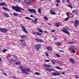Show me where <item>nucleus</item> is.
Returning a JSON list of instances; mask_svg holds the SVG:
<instances>
[{
	"label": "nucleus",
	"mask_w": 79,
	"mask_h": 79,
	"mask_svg": "<svg viewBox=\"0 0 79 79\" xmlns=\"http://www.w3.org/2000/svg\"><path fill=\"white\" fill-rule=\"evenodd\" d=\"M12 8L13 10H15V11L17 12H21V13L24 12V9H21L20 7L18 6H12Z\"/></svg>",
	"instance_id": "1"
},
{
	"label": "nucleus",
	"mask_w": 79,
	"mask_h": 79,
	"mask_svg": "<svg viewBox=\"0 0 79 79\" xmlns=\"http://www.w3.org/2000/svg\"><path fill=\"white\" fill-rule=\"evenodd\" d=\"M19 68H20V69H21V71H22V73L27 74H29L28 73L26 72H29L30 71V69H29L25 68L24 69L23 67L22 66H20Z\"/></svg>",
	"instance_id": "2"
},
{
	"label": "nucleus",
	"mask_w": 79,
	"mask_h": 79,
	"mask_svg": "<svg viewBox=\"0 0 79 79\" xmlns=\"http://www.w3.org/2000/svg\"><path fill=\"white\" fill-rule=\"evenodd\" d=\"M41 47V46H40V44H38L35 46V48L37 50V51L39 52V49H40V48Z\"/></svg>",
	"instance_id": "3"
},
{
	"label": "nucleus",
	"mask_w": 79,
	"mask_h": 79,
	"mask_svg": "<svg viewBox=\"0 0 79 79\" xmlns=\"http://www.w3.org/2000/svg\"><path fill=\"white\" fill-rule=\"evenodd\" d=\"M8 31V30L6 28H0V32H6Z\"/></svg>",
	"instance_id": "4"
},
{
	"label": "nucleus",
	"mask_w": 79,
	"mask_h": 79,
	"mask_svg": "<svg viewBox=\"0 0 79 79\" xmlns=\"http://www.w3.org/2000/svg\"><path fill=\"white\" fill-rule=\"evenodd\" d=\"M52 75L54 76H59L60 74L59 73H51Z\"/></svg>",
	"instance_id": "5"
},
{
	"label": "nucleus",
	"mask_w": 79,
	"mask_h": 79,
	"mask_svg": "<svg viewBox=\"0 0 79 79\" xmlns=\"http://www.w3.org/2000/svg\"><path fill=\"white\" fill-rule=\"evenodd\" d=\"M63 32H64V33H66L67 34H69V32L68 31V30L66 29H64L62 30Z\"/></svg>",
	"instance_id": "6"
},
{
	"label": "nucleus",
	"mask_w": 79,
	"mask_h": 79,
	"mask_svg": "<svg viewBox=\"0 0 79 79\" xmlns=\"http://www.w3.org/2000/svg\"><path fill=\"white\" fill-rule=\"evenodd\" d=\"M21 27L23 31L24 32H25L26 34H27V30H26V29L25 27Z\"/></svg>",
	"instance_id": "7"
},
{
	"label": "nucleus",
	"mask_w": 79,
	"mask_h": 79,
	"mask_svg": "<svg viewBox=\"0 0 79 79\" xmlns=\"http://www.w3.org/2000/svg\"><path fill=\"white\" fill-rule=\"evenodd\" d=\"M28 11L29 12H33V13H36V11L35 9H28Z\"/></svg>",
	"instance_id": "8"
},
{
	"label": "nucleus",
	"mask_w": 79,
	"mask_h": 79,
	"mask_svg": "<svg viewBox=\"0 0 79 79\" xmlns=\"http://www.w3.org/2000/svg\"><path fill=\"white\" fill-rule=\"evenodd\" d=\"M72 13H74V14H77V13H79V10H78L76 9L73 10L72 11Z\"/></svg>",
	"instance_id": "9"
},
{
	"label": "nucleus",
	"mask_w": 79,
	"mask_h": 79,
	"mask_svg": "<svg viewBox=\"0 0 79 79\" xmlns=\"http://www.w3.org/2000/svg\"><path fill=\"white\" fill-rule=\"evenodd\" d=\"M79 21L78 20H76L75 22L74 26L75 27H77V26L79 25Z\"/></svg>",
	"instance_id": "10"
},
{
	"label": "nucleus",
	"mask_w": 79,
	"mask_h": 79,
	"mask_svg": "<svg viewBox=\"0 0 79 79\" xmlns=\"http://www.w3.org/2000/svg\"><path fill=\"white\" fill-rule=\"evenodd\" d=\"M0 5H1L2 6H6V4L5 2H1L0 3Z\"/></svg>",
	"instance_id": "11"
},
{
	"label": "nucleus",
	"mask_w": 79,
	"mask_h": 79,
	"mask_svg": "<svg viewBox=\"0 0 79 79\" xmlns=\"http://www.w3.org/2000/svg\"><path fill=\"white\" fill-rule=\"evenodd\" d=\"M46 49L48 50H50V51H52V48L50 47H47L46 48Z\"/></svg>",
	"instance_id": "12"
},
{
	"label": "nucleus",
	"mask_w": 79,
	"mask_h": 79,
	"mask_svg": "<svg viewBox=\"0 0 79 79\" xmlns=\"http://www.w3.org/2000/svg\"><path fill=\"white\" fill-rule=\"evenodd\" d=\"M35 40L36 41H37L39 42H43V41H42V40L39 39L38 38H36Z\"/></svg>",
	"instance_id": "13"
},
{
	"label": "nucleus",
	"mask_w": 79,
	"mask_h": 79,
	"mask_svg": "<svg viewBox=\"0 0 79 79\" xmlns=\"http://www.w3.org/2000/svg\"><path fill=\"white\" fill-rule=\"evenodd\" d=\"M25 2L27 4H29L31 3V1L30 0H25Z\"/></svg>",
	"instance_id": "14"
},
{
	"label": "nucleus",
	"mask_w": 79,
	"mask_h": 79,
	"mask_svg": "<svg viewBox=\"0 0 79 79\" xmlns=\"http://www.w3.org/2000/svg\"><path fill=\"white\" fill-rule=\"evenodd\" d=\"M50 12L51 13V15H56V13L55 12H53V10H50Z\"/></svg>",
	"instance_id": "15"
},
{
	"label": "nucleus",
	"mask_w": 79,
	"mask_h": 79,
	"mask_svg": "<svg viewBox=\"0 0 79 79\" xmlns=\"http://www.w3.org/2000/svg\"><path fill=\"white\" fill-rule=\"evenodd\" d=\"M2 9L4 10H5V11H9V9L6 7H4L2 8Z\"/></svg>",
	"instance_id": "16"
},
{
	"label": "nucleus",
	"mask_w": 79,
	"mask_h": 79,
	"mask_svg": "<svg viewBox=\"0 0 79 79\" xmlns=\"http://www.w3.org/2000/svg\"><path fill=\"white\" fill-rule=\"evenodd\" d=\"M44 66L46 68H50V67H52V65L49 64H44Z\"/></svg>",
	"instance_id": "17"
},
{
	"label": "nucleus",
	"mask_w": 79,
	"mask_h": 79,
	"mask_svg": "<svg viewBox=\"0 0 79 79\" xmlns=\"http://www.w3.org/2000/svg\"><path fill=\"white\" fill-rule=\"evenodd\" d=\"M60 23H55V25L57 27H60Z\"/></svg>",
	"instance_id": "18"
},
{
	"label": "nucleus",
	"mask_w": 79,
	"mask_h": 79,
	"mask_svg": "<svg viewBox=\"0 0 79 79\" xmlns=\"http://www.w3.org/2000/svg\"><path fill=\"white\" fill-rule=\"evenodd\" d=\"M70 62L72 63L73 64H74L75 63V61H74L73 59H70Z\"/></svg>",
	"instance_id": "19"
},
{
	"label": "nucleus",
	"mask_w": 79,
	"mask_h": 79,
	"mask_svg": "<svg viewBox=\"0 0 79 79\" xmlns=\"http://www.w3.org/2000/svg\"><path fill=\"white\" fill-rule=\"evenodd\" d=\"M13 60H14L15 61H18V58L16 57H14L13 58Z\"/></svg>",
	"instance_id": "20"
},
{
	"label": "nucleus",
	"mask_w": 79,
	"mask_h": 79,
	"mask_svg": "<svg viewBox=\"0 0 79 79\" xmlns=\"http://www.w3.org/2000/svg\"><path fill=\"white\" fill-rule=\"evenodd\" d=\"M45 70H47V71H49L50 72H51V71H53V69H49L48 68H45Z\"/></svg>",
	"instance_id": "21"
},
{
	"label": "nucleus",
	"mask_w": 79,
	"mask_h": 79,
	"mask_svg": "<svg viewBox=\"0 0 79 79\" xmlns=\"http://www.w3.org/2000/svg\"><path fill=\"white\" fill-rule=\"evenodd\" d=\"M38 31H39V32H41V33H43V31H42V29H40V28H38Z\"/></svg>",
	"instance_id": "22"
},
{
	"label": "nucleus",
	"mask_w": 79,
	"mask_h": 79,
	"mask_svg": "<svg viewBox=\"0 0 79 79\" xmlns=\"http://www.w3.org/2000/svg\"><path fill=\"white\" fill-rule=\"evenodd\" d=\"M69 50H76V48H75L74 47H71Z\"/></svg>",
	"instance_id": "23"
},
{
	"label": "nucleus",
	"mask_w": 79,
	"mask_h": 79,
	"mask_svg": "<svg viewBox=\"0 0 79 79\" xmlns=\"http://www.w3.org/2000/svg\"><path fill=\"white\" fill-rule=\"evenodd\" d=\"M37 20H38V18H35V19L34 21V23H35V24H36L37 23Z\"/></svg>",
	"instance_id": "24"
},
{
	"label": "nucleus",
	"mask_w": 79,
	"mask_h": 79,
	"mask_svg": "<svg viewBox=\"0 0 79 79\" xmlns=\"http://www.w3.org/2000/svg\"><path fill=\"white\" fill-rule=\"evenodd\" d=\"M36 34L37 35H42V34L38 32H36Z\"/></svg>",
	"instance_id": "25"
},
{
	"label": "nucleus",
	"mask_w": 79,
	"mask_h": 79,
	"mask_svg": "<svg viewBox=\"0 0 79 79\" xmlns=\"http://www.w3.org/2000/svg\"><path fill=\"white\" fill-rule=\"evenodd\" d=\"M4 15H5V16L7 18H9V15L6 13H5L4 14Z\"/></svg>",
	"instance_id": "26"
},
{
	"label": "nucleus",
	"mask_w": 79,
	"mask_h": 79,
	"mask_svg": "<svg viewBox=\"0 0 79 79\" xmlns=\"http://www.w3.org/2000/svg\"><path fill=\"white\" fill-rule=\"evenodd\" d=\"M56 45H57V47H59V46H60V45H61V44L60 43H56Z\"/></svg>",
	"instance_id": "27"
},
{
	"label": "nucleus",
	"mask_w": 79,
	"mask_h": 79,
	"mask_svg": "<svg viewBox=\"0 0 79 79\" xmlns=\"http://www.w3.org/2000/svg\"><path fill=\"white\" fill-rule=\"evenodd\" d=\"M44 20H45V21H47L48 19V18H47V17L46 16H45L44 17Z\"/></svg>",
	"instance_id": "28"
},
{
	"label": "nucleus",
	"mask_w": 79,
	"mask_h": 79,
	"mask_svg": "<svg viewBox=\"0 0 79 79\" xmlns=\"http://www.w3.org/2000/svg\"><path fill=\"white\" fill-rule=\"evenodd\" d=\"M66 5L67 6H68L70 8H73V7H72V6H71V5H68V4H67Z\"/></svg>",
	"instance_id": "29"
},
{
	"label": "nucleus",
	"mask_w": 79,
	"mask_h": 79,
	"mask_svg": "<svg viewBox=\"0 0 79 79\" xmlns=\"http://www.w3.org/2000/svg\"><path fill=\"white\" fill-rule=\"evenodd\" d=\"M65 0H63L62 1L63 3H64ZM67 2H68V3H70V1H69V0H67Z\"/></svg>",
	"instance_id": "30"
},
{
	"label": "nucleus",
	"mask_w": 79,
	"mask_h": 79,
	"mask_svg": "<svg viewBox=\"0 0 79 79\" xmlns=\"http://www.w3.org/2000/svg\"><path fill=\"white\" fill-rule=\"evenodd\" d=\"M38 12H39V13L40 14L41 13V9H40V8H39L38 10Z\"/></svg>",
	"instance_id": "31"
},
{
	"label": "nucleus",
	"mask_w": 79,
	"mask_h": 79,
	"mask_svg": "<svg viewBox=\"0 0 79 79\" xmlns=\"http://www.w3.org/2000/svg\"><path fill=\"white\" fill-rule=\"evenodd\" d=\"M13 15L15 16H18V14L16 13H14L13 14Z\"/></svg>",
	"instance_id": "32"
},
{
	"label": "nucleus",
	"mask_w": 79,
	"mask_h": 79,
	"mask_svg": "<svg viewBox=\"0 0 79 79\" xmlns=\"http://www.w3.org/2000/svg\"><path fill=\"white\" fill-rule=\"evenodd\" d=\"M52 62L53 64H55V63H56V62L54 60H52Z\"/></svg>",
	"instance_id": "33"
},
{
	"label": "nucleus",
	"mask_w": 79,
	"mask_h": 79,
	"mask_svg": "<svg viewBox=\"0 0 79 79\" xmlns=\"http://www.w3.org/2000/svg\"><path fill=\"white\" fill-rule=\"evenodd\" d=\"M68 44H74V42H69Z\"/></svg>",
	"instance_id": "34"
},
{
	"label": "nucleus",
	"mask_w": 79,
	"mask_h": 79,
	"mask_svg": "<svg viewBox=\"0 0 79 79\" xmlns=\"http://www.w3.org/2000/svg\"><path fill=\"white\" fill-rule=\"evenodd\" d=\"M55 68H56L57 69H60V70H61V68L59 67H55Z\"/></svg>",
	"instance_id": "35"
},
{
	"label": "nucleus",
	"mask_w": 79,
	"mask_h": 79,
	"mask_svg": "<svg viewBox=\"0 0 79 79\" xmlns=\"http://www.w3.org/2000/svg\"><path fill=\"white\" fill-rule=\"evenodd\" d=\"M22 45L25 46V45H27V43H26L25 42H24V43L22 44Z\"/></svg>",
	"instance_id": "36"
},
{
	"label": "nucleus",
	"mask_w": 79,
	"mask_h": 79,
	"mask_svg": "<svg viewBox=\"0 0 79 79\" xmlns=\"http://www.w3.org/2000/svg\"><path fill=\"white\" fill-rule=\"evenodd\" d=\"M69 19V17H67V18H66V19H65V20H64V21H68V19Z\"/></svg>",
	"instance_id": "37"
},
{
	"label": "nucleus",
	"mask_w": 79,
	"mask_h": 79,
	"mask_svg": "<svg viewBox=\"0 0 79 79\" xmlns=\"http://www.w3.org/2000/svg\"><path fill=\"white\" fill-rule=\"evenodd\" d=\"M19 41H20V42H21V43H23V42H24V40H19Z\"/></svg>",
	"instance_id": "38"
},
{
	"label": "nucleus",
	"mask_w": 79,
	"mask_h": 79,
	"mask_svg": "<svg viewBox=\"0 0 79 79\" xmlns=\"http://www.w3.org/2000/svg\"><path fill=\"white\" fill-rule=\"evenodd\" d=\"M21 38L22 39H24V38H25L26 37V36L25 35H23L21 37Z\"/></svg>",
	"instance_id": "39"
},
{
	"label": "nucleus",
	"mask_w": 79,
	"mask_h": 79,
	"mask_svg": "<svg viewBox=\"0 0 79 79\" xmlns=\"http://www.w3.org/2000/svg\"><path fill=\"white\" fill-rule=\"evenodd\" d=\"M26 19H29V20H32V19H31L30 18H29L27 17H25Z\"/></svg>",
	"instance_id": "40"
},
{
	"label": "nucleus",
	"mask_w": 79,
	"mask_h": 79,
	"mask_svg": "<svg viewBox=\"0 0 79 79\" xmlns=\"http://www.w3.org/2000/svg\"><path fill=\"white\" fill-rule=\"evenodd\" d=\"M35 74H36V75H40V73L38 72H36L34 73Z\"/></svg>",
	"instance_id": "41"
},
{
	"label": "nucleus",
	"mask_w": 79,
	"mask_h": 79,
	"mask_svg": "<svg viewBox=\"0 0 79 79\" xmlns=\"http://www.w3.org/2000/svg\"><path fill=\"white\" fill-rule=\"evenodd\" d=\"M6 51H8V50L5 49L4 50H2V52H6Z\"/></svg>",
	"instance_id": "42"
},
{
	"label": "nucleus",
	"mask_w": 79,
	"mask_h": 79,
	"mask_svg": "<svg viewBox=\"0 0 79 79\" xmlns=\"http://www.w3.org/2000/svg\"><path fill=\"white\" fill-rule=\"evenodd\" d=\"M15 64H17V65H19V64H20V63L18 62H17L15 63Z\"/></svg>",
	"instance_id": "43"
},
{
	"label": "nucleus",
	"mask_w": 79,
	"mask_h": 79,
	"mask_svg": "<svg viewBox=\"0 0 79 79\" xmlns=\"http://www.w3.org/2000/svg\"><path fill=\"white\" fill-rule=\"evenodd\" d=\"M56 56H57V57H60V56L58 54H56Z\"/></svg>",
	"instance_id": "44"
},
{
	"label": "nucleus",
	"mask_w": 79,
	"mask_h": 79,
	"mask_svg": "<svg viewBox=\"0 0 79 79\" xmlns=\"http://www.w3.org/2000/svg\"><path fill=\"white\" fill-rule=\"evenodd\" d=\"M13 61V59H11L10 60L9 62L10 63L11 62H12V61Z\"/></svg>",
	"instance_id": "45"
},
{
	"label": "nucleus",
	"mask_w": 79,
	"mask_h": 79,
	"mask_svg": "<svg viewBox=\"0 0 79 79\" xmlns=\"http://www.w3.org/2000/svg\"><path fill=\"white\" fill-rule=\"evenodd\" d=\"M56 2H57V3H60V2H61L60 1V0H57L56 1Z\"/></svg>",
	"instance_id": "46"
},
{
	"label": "nucleus",
	"mask_w": 79,
	"mask_h": 79,
	"mask_svg": "<svg viewBox=\"0 0 79 79\" xmlns=\"http://www.w3.org/2000/svg\"><path fill=\"white\" fill-rule=\"evenodd\" d=\"M51 31L52 32H55V30H52Z\"/></svg>",
	"instance_id": "47"
},
{
	"label": "nucleus",
	"mask_w": 79,
	"mask_h": 79,
	"mask_svg": "<svg viewBox=\"0 0 79 79\" xmlns=\"http://www.w3.org/2000/svg\"><path fill=\"white\" fill-rule=\"evenodd\" d=\"M45 53L46 54L47 56H49L48 55V53H47V52H45Z\"/></svg>",
	"instance_id": "48"
},
{
	"label": "nucleus",
	"mask_w": 79,
	"mask_h": 79,
	"mask_svg": "<svg viewBox=\"0 0 79 79\" xmlns=\"http://www.w3.org/2000/svg\"><path fill=\"white\" fill-rule=\"evenodd\" d=\"M72 53H75V52H76V51H75V50H73L72 51Z\"/></svg>",
	"instance_id": "49"
},
{
	"label": "nucleus",
	"mask_w": 79,
	"mask_h": 79,
	"mask_svg": "<svg viewBox=\"0 0 79 79\" xmlns=\"http://www.w3.org/2000/svg\"><path fill=\"white\" fill-rule=\"evenodd\" d=\"M45 61H47V62H49L50 61V60H45Z\"/></svg>",
	"instance_id": "50"
},
{
	"label": "nucleus",
	"mask_w": 79,
	"mask_h": 79,
	"mask_svg": "<svg viewBox=\"0 0 79 79\" xmlns=\"http://www.w3.org/2000/svg\"><path fill=\"white\" fill-rule=\"evenodd\" d=\"M76 77L77 79H78V78H79V77H77V75H76Z\"/></svg>",
	"instance_id": "51"
},
{
	"label": "nucleus",
	"mask_w": 79,
	"mask_h": 79,
	"mask_svg": "<svg viewBox=\"0 0 79 79\" xmlns=\"http://www.w3.org/2000/svg\"><path fill=\"white\" fill-rule=\"evenodd\" d=\"M32 33H33V35L36 34V32H32Z\"/></svg>",
	"instance_id": "52"
},
{
	"label": "nucleus",
	"mask_w": 79,
	"mask_h": 79,
	"mask_svg": "<svg viewBox=\"0 0 79 79\" xmlns=\"http://www.w3.org/2000/svg\"><path fill=\"white\" fill-rule=\"evenodd\" d=\"M12 77V78H14V79H16V78L15 77Z\"/></svg>",
	"instance_id": "53"
},
{
	"label": "nucleus",
	"mask_w": 79,
	"mask_h": 79,
	"mask_svg": "<svg viewBox=\"0 0 79 79\" xmlns=\"http://www.w3.org/2000/svg\"><path fill=\"white\" fill-rule=\"evenodd\" d=\"M59 52H64V51L63 50H59Z\"/></svg>",
	"instance_id": "54"
},
{
	"label": "nucleus",
	"mask_w": 79,
	"mask_h": 79,
	"mask_svg": "<svg viewBox=\"0 0 79 79\" xmlns=\"http://www.w3.org/2000/svg\"><path fill=\"white\" fill-rule=\"evenodd\" d=\"M21 0H18V2H19V3L21 2Z\"/></svg>",
	"instance_id": "55"
},
{
	"label": "nucleus",
	"mask_w": 79,
	"mask_h": 79,
	"mask_svg": "<svg viewBox=\"0 0 79 79\" xmlns=\"http://www.w3.org/2000/svg\"><path fill=\"white\" fill-rule=\"evenodd\" d=\"M56 5L57 6H59V4H56Z\"/></svg>",
	"instance_id": "56"
},
{
	"label": "nucleus",
	"mask_w": 79,
	"mask_h": 79,
	"mask_svg": "<svg viewBox=\"0 0 79 79\" xmlns=\"http://www.w3.org/2000/svg\"><path fill=\"white\" fill-rule=\"evenodd\" d=\"M3 74H4V75H5V76H6V73H3Z\"/></svg>",
	"instance_id": "57"
},
{
	"label": "nucleus",
	"mask_w": 79,
	"mask_h": 79,
	"mask_svg": "<svg viewBox=\"0 0 79 79\" xmlns=\"http://www.w3.org/2000/svg\"><path fill=\"white\" fill-rule=\"evenodd\" d=\"M65 73L64 72H62V74H65Z\"/></svg>",
	"instance_id": "58"
},
{
	"label": "nucleus",
	"mask_w": 79,
	"mask_h": 79,
	"mask_svg": "<svg viewBox=\"0 0 79 79\" xmlns=\"http://www.w3.org/2000/svg\"><path fill=\"white\" fill-rule=\"evenodd\" d=\"M69 13H68V12H67V13H66V15H69Z\"/></svg>",
	"instance_id": "59"
},
{
	"label": "nucleus",
	"mask_w": 79,
	"mask_h": 79,
	"mask_svg": "<svg viewBox=\"0 0 79 79\" xmlns=\"http://www.w3.org/2000/svg\"><path fill=\"white\" fill-rule=\"evenodd\" d=\"M2 60V59L0 57V61H1Z\"/></svg>",
	"instance_id": "60"
},
{
	"label": "nucleus",
	"mask_w": 79,
	"mask_h": 79,
	"mask_svg": "<svg viewBox=\"0 0 79 79\" xmlns=\"http://www.w3.org/2000/svg\"><path fill=\"white\" fill-rule=\"evenodd\" d=\"M44 32L45 33H47V32H48L47 31H44Z\"/></svg>",
	"instance_id": "61"
},
{
	"label": "nucleus",
	"mask_w": 79,
	"mask_h": 79,
	"mask_svg": "<svg viewBox=\"0 0 79 79\" xmlns=\"http://www.w3.org/2000/svg\"><path fill=\"white\" fill-rule=\"evenodd\" d=\"M48 25H49L50 26H51L52 24H50V23H48Z\"/></svg>",
	"instance_id": "62"
},
{
	"label": "nucleus",
	"mask_w": 79,
	"mask_h": 79,
	"mask_svg": "<svg viewBox=\"0 0 79 79\" xmlns=\"http://www.w3.org/2000/svg\"><path fill=\"white\" fill-rule=\"evenodd\" d=\"M54 40H57V38H55L54 39Z\"/></svg>",
	"instance_id": "63"
},
{
	"label": "nucleus",
	"mask_w": 79,
	"mask_h": 79,
	"mask_svg": "<svg viewBox=\"0 0 79 79\" xmlns=\"http://www.w3.org/2000/svg\"><path fill=\"white\" fill-rule=\"evenodd\" d=\"M31 17H34V16H33L32 15H31Z\"/></svg>",
	"instance_id": "64"
}]
</instances>
